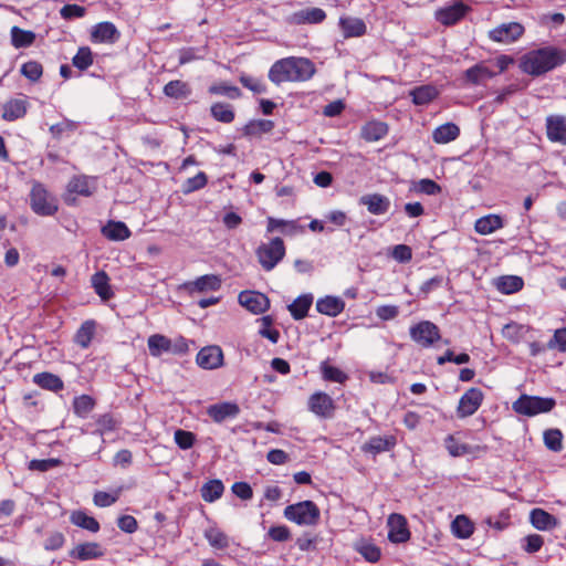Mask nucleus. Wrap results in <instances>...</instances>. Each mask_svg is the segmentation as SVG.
I'll return each mask as SVG.
<instances>
[{
    "instance_id": "f257e3e1",
    "label": "nucleus",
    "mask_w": 566,
    "mask_h": 566,
    "mask_svg": "<svg viewBox=\"0 0 566 566\" xmlns=\"http://www.w3.org/2000/svg\"><path fill=\"white\" fill-rule=\"evenodd\" d=\"M316 69L307 57L289 56L276 61L269 71L272 83L306 82L313 77Z\"/></svg>"
},
{
    "instance_id": "f03ea898",
    "label": "nucleus",
    "mask_w": 566,
    "mask_h": 566,
    "mask_svg": "<svg viewBox=\"0 0 566 566\" xmlns=\"http://www.w3.org/2000/svg\"><path fill=\"white\" fill-rule=\"evenodd\" d=\"M566 62V50L545 46L525 53L520 60V69L532 76L543 75Z\"/></svg>"
},
{
    "instance_id": "7ed1b4c3",
    "label": "nucleus",
    "mask_w": 566,
    "mask_h": 566,
    "mask_svg": "<svg viewBox=\"0 0 566 566\" xmlns=\"http://www.w3.org/2000/svg\"><path fill=\"white\" fill-rule=\"evenodd\" d=\"M284 517L297 525L314 526L319 522L321 511L313 501L306 500L287 505Z\"/></svg>"
},
{
    "instance_id": "20e7f679",
    "label": "nucleus",
    "mask_w": 566,
    "mask_h": 566,
    "mask_svg": "<svg viewBox=\"0 0 566 566\" xmlns=\"http://www.w3.org/2000/svg\"><path fill=\"white\" fill-rule=\"evenodd\" d=\"M30 206L34 213L43 217L53 216L57 211V200L43 184L34 181L30 191Z\"/></svg>"
},
{
    "instance_id": "39448f33",
    "label": "nucleus",
    "mask_w": 566,
    "mask_h": 566,
    "mask_svg": "<svg viewBox=\"0 0 566 566\" xmlns=\"http://www.w3.org/2000/svg\"><path fill=\"white\" fill-rule=\"evenodd\" d=\"M556 405L553 398L522 395L513 402V410L526 417H534L539 413L549 412Z\"/></svg>"
},
{
    "instance_id": "423d86ee",
    "label": "nucleus",
    "mask_w": 566,
    "mask_h": 566,
    "mask_svg": "<svg viewBox=\"0 0 566 566\" xmlns=\"http://www.w3.org/2000/svg\"><path fill=\"white\" fill-rule=\"evenodd\" d=\"M256 256L262 269L272 271L284 258L285 245L281 238H273L268 243H262L256 249Z\"/></svg>"
},
{
    "instance_id": "0eeeda50",
    "label": "nucleus",
    "mask_w": 566,
    "mask_h": 566,
    "mask_svg": "<svg viewBox=\"0 0 566 566\" xmlns=\"http://www.w3.org/2000/svg\"><path fill=\"white\" fill-rule=\"evenodd\" d=\"M410 337L422 347H430L440 339V331L430 321H422L410 327Z\"/></svg>"
},
{
    "instance_id": "6e6552de",
    "label": "nucleus",
    "mask_w": 566,
    "mask_h": 566,
    "mask_svg": "<svg viewBox=\"0 0 566 566\" xmlns=\"http://www.w3.org/2000/svg\"><path fill=\"white\" fill-rule=\"evenodd\" d=\"M524 27L518 22L502 23L489 31V38L497 43L510 44L524 34Z\"/></svg>"
},
{
    "instance_id": "1a4fd4ad",
    "label": "nucleus",
    "mask_w": 566,
    "mask_h": 566,
    "mask_svg": "<svg viewBox=\"0 0 566 566\" xmlns=\"http://www.w3.org/2000/svg\"><path fill=\"white\" fill-rule=\"evenodd\" d=\"M483 401V392L479 388H470L460 398L457 415L459 418L472 416Z\"/></svg>"
},
{
    "instance_id": "9d476101",
    "label": "nucleus",
    "mask_w": 566,
    "mask_h": 566,
    "mask_svg": "<svg viewBox=\"0 0 566 566\" xmlns=\"http://www.w3.org/2000/svg\"><path fill=\"white\" fill-rule=\"evenodd\" d=\"M388 539L391 543H405L410 538L407 520L403 515L392 513L387 520Z\"/></svg>"
},
{
    "instance_id": "9b49d317",
    "label": "nucleus",
    "mask_w": 566,
    "mask_h": 566,
    "mask_svg": "<svg viewBox=\"0 0 566 566\" xmlns=\"http://www.w3.org/2000/svg\"><path fill=\"white\" fill-rule=\"evenodd\" d=\"M239 303L254 314L264 313L270 307V300L263 293L243 291L239 294Z\"/></svg>"
},
{
    "instance_id": "f8f14e48",
    "label": "nucleus",
    "mask_w": 566,
    "mask_h": 566,
    "mask_svg": "<svg viewBox=\"0 0 566 566\" xmlns=\"http://www.w3.org/2000/svg\"><path fill=\"white\" fill-rule=\"evenodd\" d=\"M307 405H308V409L317 417H321V418H332L333 417V413L335 410L334 400L332 399L331 396H328L325 392H322V391L314 392L308 398Z\"/></svg>"
},
{
    "instance_id": "ddd939ff",
    "label": "nucleus",
    "mask_w": 566,
    "mask_h": 566,
    "mask_svg": "<svg viewBox=\"0 0 566 566\" xmlns=\"http://www.w3.org/2000/svg\"><path fill=\"white\" fill-rule=\"evenodd\" d=\"M469 10V6L462 1H455L451 6L439 9L436 12V19L443 25H453L459 22Z\"/></svg>"
},
{
    "instance_id": "4468645a",
    "label": "nucleus",
    "mask_w": 566,
    "mask_h": 566,
    "mask_svg": "<svg viewBox=\"0 0 566 566\" xmlns=\"http://www.w3.org/2000/svg\"><path fill=\"white\" fill-rule=\"evenodd\" d=\"M546 135L553 143L566 145V116L549 115L546 117Z\"/></svg>"
},
{
    "instance_id": "2eb2a0df",
    "label": "nucleus",
    "mask_w": 566,
    "mask_h": 566,
    "mask_svg": "<svg viewBox=\"0 0 566 566\" xmlns=\"http://www.w3.org/2000/svg\"><path fill=\"white\" fill-rule=\"evenodd\" d=\"M197 364L203 369H214L222 365L223 354L219 346H207L199 350Z\"/></svg>"
},
{
    "instance_id": "dca6fc26",
    "label": "nucleus",
    "mask_w": 566,
    "mask_h": 566,
    "mask_svg": "<svg viewBox=\"0 0 566 566\" xmlns=\"http://www.w3.org/2000/svg\"><path fill=\"white\" fill-rule=\"evenodd\" d=\"M119 36L115 24L107 21L97 23L91 32L92 41L97 43H115Z\"/></svg>"
},
{
    "instance_id": "f3484780",
    "label": "nucleus",
    "mask_w": 566,
    "mask_h": 566,
    "mask_svg": "<svg viewBox=\"0 0 566 566\" xmlns=\"http://www.w3.org/2000/svg\"><path fill=\"white\" fill-rule=\"evenodd\" d=\"M240 412V408L234 402H220L211 405L207 408L208 416L214 421V422H222L226 419L229 418H235Z\"/></svg>"
},
{
    "instance_id": "a211bd4d",
    "label": "nucleus",
    "mask_w": 566,
    "mask_h": 566,
    "mask_svg": "<svg viewBox=\"0 0 566 566\" xmlns=\"http://www.w3.org/2000/svg\"><path fill=\"white\" fill-rule=\"evenodd\" d=\"M326 13L319 8H307L294 12L289 17V22L292 24H315L325 20Z\"/></svg>"
},
{
    "instance_id": "6ab92c4d",
    "label": "nucleus",
    "mask_w": 566,
    "mask_h": 566,
    "mask_svg": "<svg viewBox=\"0 0 566 566\" xmlns=\"http://www.w3.org/2000/svg\"><path fill=\"white\" fill-rule=\"evenodd\" d=\"M70 556L78 560L96 559L104 556V549L98 543L88 542L76 545L70 552Z\"/></svg>"
},
{
    "instance_id": "aec40b11",
    "label": "nucleus",
    "mask_w": 566,
    "mask_h": 566,
    "mask_svg": "<svg viewBox=\"0 0 566 566\" xmlns=\"http://www.w3.org/2000/svg\"><path fill=\"white\" fill-rule=\"evenodd\" d=\"M96 190L95 178L87 176H74L67 184V191L88 197Z\"/></svg>"
},
{
    "instance_id": "412c9836",
    "label": "nucleus",
    "mask_w": 566,
    "mask_h": 566,
    "mask_svg": "<svg viewBox=\"0 0 566 566\" xmlns=\"http://www.w3.org/2000/svg\"><path fill=\"white\" fill-rule=\"evenodd\" d=\"M396 446V438L394 436H376L371 437L364 446L361 450L370 454H379L381 452L390 451Z\"/></svg>"
},
{
    "instance_id": "4be33fe9",
    "label": "nucleus",
    "mask_w": 566,
    "mask_h": 566,
    "mask_svg": "<svg viewBox=\"0 0 566 566\" xmlns=\"http://www.w3.org/2000/svg\"><path fill=\"white\" fill-rule=\"evenodd\" d=\"M345 308V302L337 296L327 295L321 297L316 302V310L318 313L335 317L340 314Z\"/></svg>"
},
{
    "instance_id": "5701e85b",
    "label": "nucleus",
    "mask_w": 566,
    "mask_h": 566,
    "mask_svg": "<svg viewBox=\"0 0 566 566\" xmlns=\"http://www.w3.org/2000/svg\"><path fill=\"white\" fill-rule=\"evenodd\" d=\"M360 203L367 207L371 214H384L389 210L390 200L379 193L366 195L360 198Z\"/></svg>"
},
{
    "instance_id": "b1692460",
    "label": "nucleus",
    "mask_w": 566,
    "mask_h": 566,
    "mask_svg": "<svg viewBox=\"0 0 566 566\" xmlns=\"http://www.w3.org/2000/svg\"><path fill=\"white\" fill-rule=\"evenodd\" d=\"M28 111L27 98H12L4 103L2 118L8 122L22 118Z\"/></svg>"
},
{
    "instance_id": "393cba45",
    "label": "nucleus",
    "mask_w": 566,
    "mask_h": 566,
    "mask_svg": "<svg viewBox=\"0 0 566 566\" xmlns=\"http://www.w3.org/2000/svg\"><path fill=\"white\" fill-rule=\"evenodd\" d=\"M190 292L217 291L221 287V280L218 275L207 274L187 284Z\"/></svg>"
},
{
    "instance_id": "a878e982",
    "label": "nucleus",
    "mask_w": 566,
    "mask_h": 566,
    "mask_svg": "<svg viewBox=\"0 0 566 566\" xmlns=\"http://www.w3.org/2000/svg\"><path fill=\"white\" fill-rule=\"evenodd\" d=\"M497 73L491 71L483 63H478L472 67L468 69L464 73L465 80L473 84H484L488 80L494 77Z\"/></svg>"
},
{
    "instance_id": "bb28decb",
    "label": "nucleus",
    "mask_w": 566,
    "mask_h": 566,
    "mask_svg": "<svg viewBox=\"0 0 566 566\" xmlns=\"http://www.w3.org/2000/svg\"><path fill=\"white\" fill-rule=\"evenodd\" d=\"M530 520L532 525L539 531L552 530L557 525L556 517L542 509L532 510Z\"/></svg>"
},
{
    "instance_id": "cd10ccee",
    "label": "nucleus",
    "mask_w": 566,
    "mask_h": 566,
    "mask_svg": "<svg viewBox=\"0 0 566 566\" xmlns=\"http://www.w3.org/2000/svg\"><path fill=\"white\" fill-rule=\"evenodd\" d=\"M105 238L114 241H123L130 237V230L122 221H109L102 228Z\"/></svg>"
},
{
    "instance_id": "c85d7f7f",
    "label": "nucleus",
    "mask_w": 566,
    "mask_h": 566,
    "mask_svg": "<svg viewBox=\"0 0 566 566\" xmlns=\"http://www.w3.org/2000/svg\"><path fill=\"white\" fill-rule=\"evenodd\" d=\"M313 303L312 294H304L295 298L289 306L292 317L296 321L307 316L308 310Z\"/></svg>"
},
{
    "instance_id": "c756f323",
    "label": "nucleus",
    "mask_w": 566,
    "mask_h": 566,
    "mask_svg": "<svg viewBox=\"0 0 566 566\" xmlns=\"http://www.w3.org/2000/svg\"><path fill=\"white\" fill-rule=\"evenodd\" d=\"M501 228H503V220L496 214L479 218L474 224L475 231L482 235L490 234Z\"/></svg>"
},
{
    "instance_id": "7c9ffc66",
    "label": "nucleus",
    "mask_w": 566,
    "mask_h": 566,
    "mask_svg": "<svg viewBox=\"0 0 566 566\" xmlns=\"http://www.w3.org/2000/svg\"><path fill=\"white\" fill-rule=\"evenodd\" d=\"M339 25L345 38L361 36L366 33V24L358 18H342Z\"/></svg>"
},
{
    "instance_id": "2f4dec72",
    "label": "nucleus",
    "mask_w": 566,
    "mask_h": 566,
    "mask_svg": "<svg viewBox=\"0 0 566 566\" xmlns=\"http://www.w3.org/2000/svg\"><path fill=\"white\" fill-rule=\"evenodd\" d=\"M33 382L43 389L57 392L63 389L64 385L62 379L51 373H40L33 376Z\"/></svg>"
},
{
    "instance_id": "473e14b6",
    "label": "nucleus",
    "mask_w": 566,
    "mask_h": 566,
    "mask_svg": "<svg viewBox=\"0 0 566 566\" xmlns=\"http://www.w3.org/2000/svg\"><path fill=\"white\" fill-rule=\"evenodd\" d=\"M388 133V127L382 122H369L361 128V137L367 142H377Z\"/></svg>"
},
{
    "instance_id": "72a5a7b5",
    "label": "nucleus",
    "mask_w": 566,
    "mask_h": 566,
    "mask_svg": "<svg viewBox=\"0 0 566 566\" xmlns=\"http://www.w3.org/2000/svg\"><path fill=\"white\" fill-rule=\"evenodd\" d=\"M223 492L224 485L222 481L218 479L206 482L200 489L201 497L208 503H212L220 499Z\"/></svg>"
},
{
    "instance_id": "f704fd0d",
    "label": "nucleus",
    "mask_w": 566,
    "mask_h": 566,
    "mask_svg": "<svg viewBox=\"0 0 566 566\" xmlns=\"http://www.w3.org/2000/svg\"><path fill=\"white\" fill-rule=\"evenodd\" d=\"M460 134L459 127L453 123H447L433 130L432 138L437 144H447L454 140Z\"/></svg>"
},
{
    "instance_id": "c9c22d12",
    "label": "nucleus",
    "mask_w": 566,
    "mask_h": 566,
    "mask_svg": "<svg viewBox=\"0 0 566 566\" xmlns=\"http://www.w3.org/2000/svg\"><path fill=\"white\" fill-rule=\"evenodd\" d=\"M170 340L165 335L154 334L148 338V349L151 356L159 357L164 353H169Z\"/></svg>"
},
{
    "instance_id": "e433bc0d",
    "label": "nucleus",
    "mask_w": 566,
    "mask_h": 566,
    "mask_svg": "<svg viewBox=\"0 0 566 566\" xmlns=\"http://www.w3.org/2000/svg\"><path fill=\"white\" fill-rule=\"evenodd\" d=\"M95 322L86 321L77 329L74 342L82 348H87L95 334Z\"/></svg>"
},
{
    "instance_id": "4c0bfd02",
    "label": "nucleus",
    "mask_w": 566,
    "mask_h": 566,
    "mask_svg": "<svg viewBox=\"0 0 566 566\" xmlns=\"http://www.w3.org/2000/svg\"><path fill=\"white\" fill-rule=\"evenodd\" d=\"M92 285L96 292V294L102 298V300H109L113 295L112 291H111V286L108 284V276L107 274L104 272V271H101V272H96L93 276H92Z\"/></svg>"
},
{
    "instance_id": "58836bf2",
    "label": "nucleus",
    "mask_w": 566,
    "mask_h": 566,
    "mask_svg": "<svg viewBox=\"0 0 566 566\" xmlns=\"http://www.w3.org/2000/svg\"><path fill=\"white\" fill-rule=\"evenodd\" d=\"M410 95L416 105H426L437 97L438 91L432 85H422L412 90Z\"/></svg>"
},
{
    "instance_id": "ea45409f",
    "label": "nucleus",
    "mask_w": 566,
    "mask_h": 566,
    "mask_svg": "<svg viewBox=\"0 0 566 566\" xmlns=\"http://www.w3.org/2000/svg\"><path fill=\"white\" fill-rule=\"evenodd\" d=\"M35 40V33L29 30L13 27L11 29V41L12 45L17 49L28 48L33 44Z\"/></svg>"
},
{
    "instance_id": "a19ab883",
    "label": "nucleus",
    "mask_w": 566,
    "mask_h": 566,
    "mask_svg": "<svg viewBox=\"0 0 566 566\" xmlns=\"http://www.w3.org/2000/svg\"><path fill=\"white\" fill-rule=\"evenodd\" d=\"M71 522L84 530L96 533L99 531V523L93 517L88 516L82 511H75L71 515Z\"/></svg>"
},
{
    "instance_id": "79ce46f5",
    "label": "nucleus",
    "mask_w": 566,
    "mask_h": 566,
    "mask_svg": "<svg viewBox=\"0 0 566 566\" xmlns=\"http://www.w3.org/2000/svg\"><path fill=\"white\" fill-rule=\"evenodd\" d=\"M451 527L458 538H468L474 531L473 523L464 515H458L452 522Z\"/></svg>"
},
{
    "instance_id": "37998d69",
    "label": "nucleus",
    "mask_w": 566,
    "mask_h": 566,
    "mask_svg": "<svg viewBox=\"0 0 566 566\" xmlns=\"http://www.w3.org/2000/svg\"><path fill=\"white\" fill-rule=\"evenodd\" d=\"M273 128L274 123L270 119L251 120L244 127V135L260 136L262 134L270 133Z\"/></svg>"
},
{
    "instance_id": "c03bdc74",
    "label": "nucleus",
    "mask_w": 566,
    "mask_h": 566,
    "mask_svg": "<svg viewBox=\"0 0 566 566\" xmlns=\"http://www.w3.org/2000/svg\"><path fill=\"white\" fill-rule=\"evenodd\" d=\"M496 286L500 292L512 294L523 287V280L514 275L502 276L499 279Z\"/></svg>"
},
{
    "instance_id": "a18cd8bd",
    "label": "nucleus",
    "mask_w": 566,
    "mask_h": 566,
    "mask_svg": "<svg viewBox=\"0 0 566 566\" xmlns=\"http://www.w3.org/2000/svg\"><path fill=\"white\" fill-rule=\"evenodd\" d=\"M205 537L217 549H224L229 546V537L219 528L211 527L206 530Z\"/></svg>"
},
{
    "instance_id": "49530a36",
    "label": "nucleus",
    "mask_w": 566,
    "mask_h": 566,
    "mask_svg": "<svg viewBox=\"0 0 566 566\" xmlns=\"http://www.w3.org/2000/svg\"><path fill=\"white\" fill-rule=\"evenodd\" d=\"M94 405V399L88 395L75 397L73 401L74 413L81 418H86L93 410Z\"/></svg>"
},
{
    "instance_id": "de8ad7c7",
    "label": "nucleus",
    "mask_w": 566,
    "mask_h": 566,
    "mask_svg": "<svg viewBox=\"0 0 566 566\" xmlns=\"http://www.w3.org/2000/svg\"><path fill=\"white\" fill-rule=\"evenodd\" d=\"M356 549L369 563L378 562L381 556L379 547L366 541H360L357 543Z\"/></svg>"
},
{
    "instance_id": "09e8293b",
    "label": "nucleus",
    "mask_w": 566,
    "mask_h": 566,
    "mask_svg": "<svg viewBox=\"0 0 566 566\" xmlns=\"http://www.w3.org/2000/svg\"><path fill=\"white\" fill-rule=\"evenodd\" d=\"M211 115L221 123H231L234 119L232 107L226 103H216L211 106Z\"/></svg>"
},
{
    "instance_id": "8fccbe9b",
    "label": "nucleus",
    "mask_w": 566,
    "mask_h": 566,
    "mask_svg": "<svg viewBox=\"0 0 566 566\" xmlns=\"http://www.w3.org/2000/svg\"><path fill=\"white\" fill-rule=\"evenodd\" d=\"M444 447L451 457H462L471 453V447L465 443L458 442L452 434H449L444 439Z\"/></svg>"
},
{
    "instance_id": "3c124183",
    "label": "nucleus",
    "mask_w": 566,
    "mask_h": 566,
    "mask_svg": "<svg viewBox=\"0 0 566 566\" xmlns=\"http://www.w3.org/2000/svg\"><path fill=\"white\" fill-rule=\"evenodd\" d=\"M164 93L168 97L180 98L189 94V87L179 80L168 82L164 87Z\"/></svg>"
},
{
    "instance_id": "603ef678",
    "label": "nucleus",
    "mask_w": 566,
    "mask_h": 566,
    "mask_svg": "<svg viewBox=\"0 0 566 566\" xmlns=\"http://www.w3.org/2000/svg\"><path fill=\"white\" fill-rule=\"evenodd\" d=\"M72 63L81 71L88 69L93 64V54L88 46H82L73 56Z\"/></svg>"
},
{
    "instance_id": "864d4df0",
    "label": "nucleus",
    "mask_w": 566,
    "mask_h": 566,
    "mask_svg": "<svg viewBox=\"0 0 566 566\" xmlns=\"http://www.w3.org/2000/svg\"><path fill=\"white\" fill-rule=\"evenodd\" d=\"M261 328L259 329V334L268 338L272 344H276L280 338V332L275 328H272L273 319L271 316H263L260 318Z\"/></svg>"
},
{
    "instance_id": "5fc2aeb1",
    "label": "nucleus",
    "mask_w": 566,
    "mask_h": 566,
    "mask_svg": "<svg viewBox=\"0 0 566 566\" xmlns=\"http://www.w3.org/2000/svg\"><path fill=\"white\" fill-rule=\"evenodd\" d=\"M321 370L323 378L328 381L343 384L347 380V375L337 367L328 365L326 361L322 363Z\"/></svg>"
},
{
    "instance_id": "6e6d98bb",
    "label": "nucleus",
    "mask_w": 566,
    "mask_h": 566,
    "mask_svg": "<svg viewBox=\"0 0 566 566\" xmlns=\"http://www.w3.org/2000/svg\"><path fill=\"white\" fill-rule=\"evenodd\" d=\"M20 71L21 74L31 82L39 81L43 74V67L41 63L36 61H29L23 63Z\"/></svg>"
},
{
    "instance_id": "4d7b16f0",
    "label": "nucleus",
    "mask_w": 566,
    "mask_h": 566,
    "mask_svg": "<svg viewBox=\"0 0 566 566\" xmlns=\"http://www.w3.org/2000/svg\"><path fill=\"white\" fill-rule=\"evenodd\" d=\"M562 439L563 434L558 429H549L544 432L545 446L554 452H558L563 449Z\"/></svg>"
},
{
    "instance_id": "13d9d810",
    "label": "nucleus",
    "mask_w": 566,
    "mask_h": 566,
    "mask_svg": "<svg viewBox=\"0 0 566 566\" xmlns=\"http://www.w3.org/2000/svg\"><path fill=\"white\" fill-rule=\"evenodd\" d=\"M284 228H290L291 233H296L301 229L293 220L275 219L273 217L268 218V232H273L275 230H280L282 232V229Z\"/></svg>"
},
{
    "instance_id": "bf43d9fd",
    "label": "nucleus",
    "mask_w": 566,
    "mask_h": 566,
    "mask_svg": "<svg viewBox=\"0 0 566 566\" xmlns=\"http://www.w3.org/2000/svg\"><path fill=\"white\" fill-rule=\"evenodd\" d=\"M209 92L214 95H224L229 98L235 99L241 96V92L237 86L229 85L227 83H219L211 85Z\"/></svg>"
},
{
    "instance_id": "052dcab7",
    "label": "nucleus",
    "mask_w": 566,
    "mask_h": 566,
    "mask_svg": "<svg viewBox=\"0 0 566 566\" xmlns=\"http://www.w3.org/2000/svg\"><path fill=\"white\" fill-rule=\"evenodd\" d=\"M207 176L205 172L200 171L196 176L188 178L182 186V191L185 193H190L203 188L207 185Z\"/></svg>"
},
{
    "instance_id": "680f3d73",
    "label": "nucleus",
    "mask_w": 566,
    "mask_h": 566,
    "mask_svg": "<svg viewBox=\"0 0 566 566\" xmlns=\"http://www.w3.org/2000/svg\"><path fill=\"white\" fill-rule=\"evenodd\" d=\"M174 439H175L176 444L180 449L188 450V449L192 448V446L195 444L196 436H195V433H192L190 431L178 429L175 431Z\"/></svg>"
},
{
    "instance_id": "e2e57ef3",
    "label": "nucleus",
    "mask_w": 566,
    "mask_h": 566,
    "mask_svg": "<svg viewBox=\"0 0 566 566\" xmlns=\"http://www.w3.org/2000/svg\"><path fill=\"white\" fill-rule=\"evenodd\" d=\"M77 128V123L64 119L61 123L54 124L50 127V133L54 138H61L64 133H72Z\"/></svg>"
},
{
    "instance_id": "0e129e2a",
    "label": "nucleus",
    "mask_w": 566,
    "mask_h": 566,
    "mask_svg": "<svg viewBox=\"0 0 566 566\" xmlns=\"http://www.w3.org/2000/svg\"><path fill=\"white\" fill-rule=\"evenodd\" d=\"M415 189L419 192H422V193H426L429 196L437 195L441 191V187L436 181H433L432 179H427V178L420 179L416 184Z\"/></svg>"
},
{
    "instance_id": "69168bd1",
    "label": "nucleus",
    "mask_w": 566,
    "mask_h": 566,
    "mask_svg": "<svg viewBox=\"0 0 566 566\" xmlns=\"http://www.w3.org/2000/svg\"><path fill=\"white\" fill-rule=\"evenodd\" d=\"M547 348H558L560 352H566V327L555 331L554 336L547 343Z\"/></svg>"
},
{
    "instance_id": "338daca9",
    "label": "nucleus",
    "mask_w": 566,
    "mask_h": 566,
    "mask_svg": "<svg viewBox=\"0 0 566 566\" xmlns=\"http://www.w3.org/2000/svg\"><path fill=\"white\" fill-rule=\"evenodd\" d=\"M85 8L78 4H65L60 10V14L65 20H71L75 18H82L85 14Z\"/></svg>"
},
{
    "instance_id": "774afa93",
    "label": "nucleus",
    "mask_w": 566,
    "mask_h": 566,
    "mask_svg": "<svg viewBox=\"0 0 566 566\" xmlns=\"http://www.w3.org/2000/svg\"><path fill=\"white\" fill-rule=\"evenodd\" d=\"M240 82L244 87L249 88L253 93L262 94L266 91L264 83L255 77L242 75L240 77Z\"/></svg>"
}]
</instances>
